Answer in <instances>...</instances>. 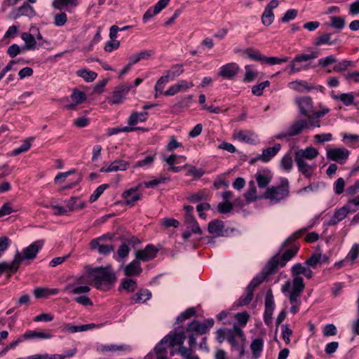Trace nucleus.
I'll use <instances>...</instances> for the list:
<instances>
[{
	"mask_svg": "<svg viewBox=\"0 0 359 359\" xmlns=\"http://www.w3.org/2000/svg\"><path fill=\"white\" fill-rule=\"evenodd\" d=\"M85 269L88 283L94 285L98 290L108 291L116 281V274L110 266L92 268L86 266Z\"/></svg>",
	"mask_w": 359,
	"mask_h": 359,
	"instance_id": "obj_1",
	"label": "nucleus"
},
{
	"mask_svg": "<svg viewBox=\"0 0 359 359\" xmlns=\"http://www.w3.org/2000/svg\"><path fill=\"white\" fill-rule=\"evenodd\" d=\"M318 55L319 53L318 51H312L310 54L301 53L296 55L290 62L289 74H292L313 67L311 60L317 58Z\"/></svg>",
	"mask_w": 359,
	"mask_h": 359,
	"instance_id": "obj_2",
	"label": "nucleus"
},
{
	"mask_svg": "<svg viewBox=\"0 0 359 359\" xmlns=\"http://www.w3.org/2000/svg\"><path fill=\"white\" fill-rule=\"evenodd\" d=\"M289 194V181L287 178H282L280 185L276 187L272 186L266 189L264 198L269 199L274 203H277L287 198Z\"/></svg>",
	"mask_w": 359,
	"mask_h": 359,
	"instance_id": "obj_3",
	"label": "nucleus"
},
{
	"mask_svg": "<svg viewBox=\"0 0 359 359\" xmlns=\"http://www.w3.org/2000/svg\"><path fill=\"white\" fill-rule=\"evenodd\" d=\"M43 244V240H38L25 248L21 252L16 251L14 259L18 266H20V265L26 260H33L35 259Z\"/></svg>",
	"mask_w": 359,
	"mask_h": 359,
	"instance_id": "obj_4",
	"label": "nucleus"
},
{
	"mask_svg": "<svg viewBox=\"0 0 359 359\" xmlns=\"http://www.w3.org/2000/svg\"><path fill=\"white\" fill-rule=\"evenodd\" d=\"M297 285L296 289H291L292 284L290 281H286L284 285L281 287V291L283 294H287V297L289 298L290 302L292 305L290 308V311L295 314L298 310L299 306L301 304V301L298 299L302 293V285L299 283H296Z\"/></svg>",
	"mask_w": 359,
	"mask_h": 359,
	"instance_id": "obj_5",
	"label": "nucleus"
},
{
	"mask_svg": "<svg viewBox=\"0 0 359 359\" xmlns=\"http://www.w3.org/2000/svg\"><path fill=\"white\" fill-rule=\"evenodd\" d=\"M276 259V258L270 259L267 262L262 271V273L257 276L251 280L250 284L247 286L246 290L253 292L255 289L265 280L266 276L276 272L278 262Z\"/></svg>",
	"mask_w": 359,
	"mask_h": 359,
	"instance_id": "obj_6",
	"label": "nucleus"
},
{
	"mask_svg": "<svg viewBox=\"0 0 359 359\" xmlns=\"http://www.w3.org/2000/svg\"><path fill=\"white\" fill-rule=\"evenodd\" d=\"M130 88L131 86L127 83H124L118 86L113 92L112 95L109 97V103L111 104H118L122 103Z\"/></svg>",
	"mask_w": 359,
	"mask_h": 359,
	"instance_id": "obj_7",
	"label": "nucleus"
},
{
	"mask_svg": "<svg viewBox=\"0 0 359 359\" xmlns=\"http://www.w3.org/2000/svg\"><path fill=\"white\" fill-rule=\"evenodd\" d=\"M158 249L152 245H147L144 249L138 250L135 252V258L140 262H148L153 259H154L157 255Z\"/></svg>",
	"mask_w": 359,
	"mask_h": 359,
	"instance_id": "obj_8",
	"label": "nucleus"
},
{
	"mask_svg": "<svg viewBox=\"0 0 359 359\" xmlns=\"http://www.w3.org/2000/svg\"><path fill=\"white\" fill-rule=\"evenodd\" d=\"M275 309L273 292L269 289L265 296V309L264 314V322L269 324L272 319L273 313Z\"/></svg>",
	"mask_w": 359,
	"mask_h": 359,
	"instance_id": "obj_9",
	"label": "nucleus"
},
{
	"mask_svg": "<svg viewBox=\"0 0 359 359\" xmlns=\"http://www.w3.org/2000/svg\"><path fill=\"white\" fill-rule=\"evenodd\" d=\"M349 151L346 149L334 148L327 149V158L339 163H344L348 158Z\"/></svg>",
	"mask_w": 359,
	"mask_h": 359,
	"instance_id": "obj_10",
	"label": "nucleus"
},
{
	"mask_svg": "<svg viewBox=\"0 0 359 359\" xmlns=\"http://www.w3.org/2000/svg\"><path fill=\"white\" fill-rule=\"evenodd\" d=\"M306 267L304 266L300 263H297L294 265L292 266L291 268V275L293 277L292 281L290 282L292 284V288L291 289H296V287H297L296 283L302 284V291H304V289L305 287V285L304 283V280L302 277H300V275H304V273L305 271Z\"/></svg>",
	"mask_w": 359,
	"mask_h": 359,
	"instance_id": "obj_11",
	"label": "nucleus"
},
{
	"mask_svg": "<svg viewBox=\"0 0 359 359\" xmlns=\"http://www.w3.org/2000/svg\"><path fill=\"white\" fill-rule=\"evenodd\" d=\"M240 67L236 62H231L222 66L218 75L224 79H233L237 75Z\"/></svg>",
	"mask_w": 359,
	"mask_h": 359,
	"instance_id": "obj_12",
	"label": "nucleus"
},
{
	"mask_svg": "<svg viewBox=\"0 0 359 359\" xmlns=\"http://www.w3.org/2000/svg\"><path fill=\"white\" fill-rule=\"evenodd\" d=\"M280 144H275L272 147H268L263 150L262 154L258 155L256 158H252L250 163H253L257 161H262L264 163L269 162L274 157L280 149Z\"/></svg>",
	"mask_w": 359,
	"mask_h": 359,
	"instance_id": "obj_13",
	"label": "nucleus"
},
{
	"mask_svg": "<svg viewBox=\"0 0 359 359\" xmlns=\"http://www.w3.org/2000/svg\"><path fill=\"white\" fill-rule=\"evenodd\" d=\"M295 102L298 104L300 113L302 115L309 116L310 113L313 112V102L310 97H297Z\"/></svg>",
	"mask_w": 359,
	"mask_h": 359,
	"instance_id": "obj_14",
	"label": "nucleus"
},
{
	"mask_svg": "<svg viewBox=\"0 0 359 359\" xmlns=\"http://www.w3.org/2000/svg\"><path fill=\"white\" fill-rule=\"evenodd\" d=\"M299 248L297 247L287 249L285 252L281 255H276L272 257L271 259L276 258L277 261V269L278 266L283 267L286 265L287 262L290 261L292 257H295L297 254Z\"/></svg>",
	"mask_w": 359,
	"mask_h": 359,
	"instance_id": "obj_15",
	"label": "nucleus"
},
{
	"mask_svg": "<svg viewBox=\"0 0 359 359\" xmlns=\"http://www.w3.org/2000/svg\"><path fill=\"white\" fill-rule=\"evenodd\" d=\"M103 242L104 241H100V238L93 239L90 242V248L92 250H97L99 254L104 255H108L114 251V248L113 245H106Z\"/></svg>",
	"mask_w": 359,
	"mask_h": 359,
	"instance_id": "obj_16",
	"label": "nucleus"
},
{
	"mask_svg": "<svg viewBox=\"0 0 359 359\" xmlns=\"http://www.w3.org/2000/svg\"><path fill=\"white\" fill-rule=\"evenodd\" d=\"M169 1L159 0L153 8H149L143 15V22L146 23L151 17L159 13L168 5Z\"/></svg>",
	"mask_w": 359,
	"mask_h": 359,
	"instance_id": "obj_17",
	"label": "nucleus"
},
{
	"mask_svg": "<svg viewBox=\"0 0 359 359\" xmlns=\"http://www.w3.org/2000/svg\"><path fill=\"white\" fill-rule=\"evenodd\" d=\"M98 326L99 325L94 323L82 325H72L69 323H66L61 326L60 329L62 332L75 333L78 332H84Z\"/></svg>",
	"mask_w": 359,
	"mask_h": 359,
	"instance_id": "obj_18",
	"label": "nucleus"
},
{
	"mask_svg": "<svg viewBox=\"0 0 359 359\" xmlns=\"http://www.w3.org/2000/svg\"><path fill=\"white\" fill-rule=\"evenodd\" d=\"M318 155V151L317 149L313 148V147H306L305 149H299L295 152L294 158L297 159H308L312 160L316 158Z\"/></svg>",
	"mask_w": 359,
	"mask_h": 359,
	"instance_id": "obj_19",
	"label": "nucleus"
},
{
	"mask_svg": "<svg viewBox=\"0 0 359 359\" xmlns=\"http://www.w3.org/2000/svg\"><path fill=\"white\" fill-rule=\"evenodd\" d=\"M140 187L139 184L135 189H130L128 190L125 191L122 196L126 199L125 204L127 205H133L135 203L139 201L141 198L140 194L137 193V189Z\"/></svg>",
	"mask_w": 359,
	"mask_h": 359,
	"instance_id": "obj_20",
	"label": "nucleus"
},
{
	"mask_svg": "<svg viewBox=\"0 0 359 359\" xmlns=\"http://www.w3.org/2000/svg\"><path fill=\"white\" fill-rule=\"evenodd\" d=\"M348 212H351L346 205L337 210L334 215L327 222L328 225L333 226L337 224L338 222L342 221L347 216Z\"/></svg>",
	"mask_w": 359,
	"mask_h": 359,
	"instance_id": "obj_21",
	"label": "nucleus"
},
{
	"mask_svg": "<svg viewBox=\"0 0 359 359\" xmlns=\"http://www.w3.org/2000/svg\"><path fill=\"white\" fill-rule=\"evenodd\" d=\"M307 126V121L305 120L295 121L287 129V135L293 137L300 134L303 129Z\"/></svg>",
	"mask_w": 359,
	"mask_h": 359,
	"instance_id": "obj_22",
	"label": "nucleus"
},
{
	"mask_svg": "<svg viewBox=\"0 0 359 359\" xmlns=\"http://www.w3.org/2000/svg\"><path fill=\"white\" fill-rule=\"evenodd\" d=\"M224 228V222L219 219L212 220L208 224V231L215 236H223Z\"/></svg>",
	"mask_w": 359,
	"mask_h": 359,
	"instance_id": "obj_23",
	"label": "nucleus"
},
{
	"mask_svg": "<svg viewBox=\"0 0 359 359\" xmlns=\"http://www.w3.org/2000/svg\"><path fill=\"white\" fill-rule=\"evenodd\" d=\"M19 269V266L13 258L11 262H0V276L3 273H8L9 275L15 273Z\"/></svg>",
	"mask_w": 359,
	"mask_h": 359,
	"instance_id": "obj_24",
	"label": "nucleus"
},
{
	"mask_svg": "<svg viewBox=\"0 0 359 359\" xmlns=\"http://www.w3.org/2000/svg\"><path fill=\"white\" fill-rule=\"evenodd\" d=\"M243 54L250 60L260 62L261 63H263L264 60H265V56L262 55L259 50L252 48L245 49L243 51Z\"/></svg>",
	"mask_w": 359,
	"mask_h": 359,
	"instance_id": "obj_25",
	"label": "nucleus"
},
{
	"mask_svg": "<svg viewBox=\"0 0 359 359\" xmlns=\"http://www.w3.org/2000/svg\"><path fill=\"white\" fill-rule=\"evenodd\" d=\"M294 161L298 167V170L300 172L305 176V177H310L313 172V168L309 165L305 160L294 158Z\"/></svg>",
	"mask_w": 359,
	"mask_h": 359,
	"instance_id": "obj_26",
	"label": "nucleus"
},
{
	"mask_svg": "<svg viewBox=\"0 0 359 359\" xmlns=\"http://www.w3.org/2000/svg\"><path fill=\"white\" fill-rule=\"evenodd\" d=\"M35 11L32 6L28 3H24L22 6L19 7L15 12H13V18H17L22 15L32 17L34 15Z\"/></svg>",
	"mask_w": 359,
	"mask_h": 359,
	"instance_id": "obj_27",
	"label": "nucleus"
},
{
	"mask_svg": "<svg viewBox=\"0 0 359 359\" xmlns=\"http://www.w3.org/2000/svg\"><path fill=\"white\" fill-rule=\"evenodd\" d=\"M142 271L140 262L136 259L128 264L124 269L125 274L128 276L139 275Z\"/></svg>",
	"mask_w": 359,
	"mask_h": 359,
	"instance_id": "obj_28",
	"label": "nucleus"
},
{
	"mask_svg": "<svg viewBox=\"0 0 359 359\" xmlns=\"http://www.w3.org/2000/svg\"><path fill=\"white\" fill-rule=\"evenodd\" d=\"M131 350V347L129 345H115V344H109V345H100L97 347V351L101 353H107L109 351H130Z\"/></svg>",
	"mask_w": 359,
	"mask_h": 359,
	"instance_id": "obj_29",
	"label": "nucleus"
},
{
	"mask_svg": "<svg viewBox=\"0 0 359 359\" xmlns=\"http://www.w3.org/2000/svg\"><path fill=\"white\" fill-rule=\"evenodd\" d=\"M168 335H170L168 344L170 346L175 345L182 346L186 339V335L183 331L178 333L170 332Z\"/></svg>",
	"mask_w": 359,
	"mask_h": 359,
	"instance_id": "obj_30",
	"label": "nucleus"
},
{
	"mask_svg": "<svg viewBox=\"0 0 359 359\" xmlns=\"http://www.w3.org/2000/svg\"><path fill=\"white\" fill-rule=\"evenodd\" d=\"M151 297V292L149 290L141 289L133 297H131V299L133 303L138 304L144 303L147 300H149Z\"/></svg>",
	"mask_w": 359,
	"mask_h": 359,
	"instance_id": "obj_31",
	"label": "nucleus"
},
{
	"mask_svg": "<svg viewBox=\"0 0 359 359\" xmlns=\"http://www.w3.org/2000/svg\"><path fill=\"white\" fill-rule=\"evenodd\" d=\"M22 337L24 339H29L32 338H39V339H50L53 337V335L49 332H39L36 330H31L26 332L24 334L22 335Z\"/></svg>",
	"mask_w": 359,
	"mask_h": 359,
	"instance_id": "obj_32",
	"label": "nucleus"
},
{
	"mask_svg": "<svg viewBox=\"0 0 359 359\" xmlns=\"http://www.w3.org/2000/svg\"><path fill=\"white\" fill-rule=\"evenodd\" d=\"M187 330L188 332L194 331L200 334H203L208 332V326L205 323L193 320L187 325Z\"/></svg>",
	"mask_w": 359,
	"mask_h": 359,
	"instance_id": "obj_33",
	"label": "nucleus"
},
{
	"mask_svg": "<svg viewBox=\"0 0 359 359\" xmlns=\"http://www.w3.org/2000/svg\"><path fill=\"white\" fill-rule=\"evenodd\" d=\"M69 211H74L83 209L86 206V203L79 199V198L74 196L65 202Z\"/></svg>",
	"mask_w": 359,
	"mask_h": 359,
	"instance_id": "obj_34",
	"label": "nucleus"
},
{
	"mask_svg": "<svg viewBox=\"0 0 359 359\" xmlns=\"http://www.w3.org/2000/svg\"><path fill=\"white\" fill-rule=\"evenodd\" d=\"M289 86L290 88L294 89L298 92L304 93L309 92L314 88L312 86H309L308 83L304 81H296L289 83Z\"/></svg>",
	"mask_w": 359,
	"mask_h": 359,
	"instance_id": "obj_35",
	"label": "nucleus"
},
{
	"mask_svg": "<svg viewBox=\"0 0 359 359\" xmlns=\"http://www.w3.org/2000/svg\"><path fill=\"white\" fill-rule=\"evenodd\" d=\"M21 38L25 43V46L22 47L23 50H34L36 48V41L32 34L23 32L21 34Z\"/></svg>",
	"mask_w": 359,
	"mask_h": 359,
	"instance_id": "obj_36",
	"label": "nucleus"
},
{
	"mask_svg": "<svg viewBox=\"0 0 359 359\" xmlns=\"http://www.w3.org/2000/svg\"><path fill=\"white\" fill-rule=\"evenodd\" d=\"M263 346L264 341L261 338H257L252 341L250 348L254 358L256 359L259 357L263 350Z\"/></svg>",
	"mask_w": 359,
	"mask_h": 359,
	"instance_id": "obj_37",
	"label": "nucleus"
},
{
	"mask_svg": "<svg viewBox=\"0 0 359 359\" xmlns=\"http://www.w3.org/2000/svg\"><path fill=\"white\" fill-rule=\"evenodd\" d=\"M148 116V113L147 111L138 113L137 111H133L130 116L128 123L129 126H133L136 125L138 122H143L147 120Z\"/></svg>",
	"mask_w": 359,
	"mask_h": 359,
	"instance_id": "obj_38",
	"label": "nucleus"
},
{
	"mask_svg": "<svg viewBox=\"0 0 359 359\" xmlns=\"http://www.w3.org/2000/svg\"><path fill=\"white\" fill-rule=\"evenodd\" d=\"M170 335L165 336L155 346V352L156 355H167L168 348L170 346L168 344Z\"/></svg>",
	"mask_w": 359,
	"mask_h": 359,
	"instance_id": "obj_39",
	"label": "nucleus"
},
{
	"mask_svg": "<svg viewBox=\"0 0 359 359\" xmlns=\"http://www.w3.org/2000/svg\"><path fill=\"white\" fill-rule=\"evenodd\" d=\"M245 74L243 77V81L245 83H250L254 81L258 76L259 72L252 68V65H248L245 66Z\"/></svg>",
	"mask_w": 359,
	"mask_h": 359,
	"instance_id": "obj_40",
	"label": "nucleus"
},
{
	"mask_svg": "<svg viewBox=\"0 0 359 359\" xmlns=\"http://www.w3.org/2000/svg\"><path fill=\"white\" fill-rule=\"evenodd\" d=\"M245 198L248 203L257 200V189L254 181H250L249 182V188L245 194Z\"/></svg>",
	"mask_w": 359,
	"mask_h": 359,
	"instance_id": "obj_41",
	"label": "nucleus"
},
{
	"mask_svg": "<svg viewBox=\"0 0 359 359\" xmlns=\"http://www.w3.org/2000/svg\"><path fill=\"white\" fill-rule=\"evenodd\" d=\"M77 76L83 78L87 82H91L94 81L97 74L95 72L88 70L86 69H82L78 70L76 72Z\"/></svg>",
	"mask_w": 359,
	"mask_h": 359,
	"instance_id": "obj_42",
	"label": "nucleus"
},
{
	"mask_svg": "<svg viewBox=\"0 0 359 359\" xmlns=\"http://www.w3.org/2000/svg\"><path fill=\"white\" fill-rule=\"evenodd\" d=\"M129 166L127 161L123 160H116L112 162L109 166V170L116 172L118 170H126Z\"/></svg>",
	"mask_w": 359,
	"mask_h": 359,
	"instance_id": "obj_43",
	"label": "nucleus"
},
{
	"mask_svg": "<svg viewBox=\"0 0 359 359\" xmlns=\"http://www.w3.org/2000/svg\"><path fill=\"white\" fill-rule=\"evenodd\" d=\"M184 67L182 64H176L172 65L170 70L165 72L169 75L171 79L179 76L184 72Z\"/></svg>",
	"mask_w": 359,
	"mask_h": 359,
	"instance_id": "obj_44",
	"label": "nucleus"
},
{
	"mask_svg": "<svg viewBox=\"0 0 359 359\" xmlns=\"http://www.w3.org/2000/svg\"><path fill=\"white\" fill-rule=\"evenodd\" d=\"M330 44V45H334L336 43V40L334 41H331V34H329V33H325V34H323L322 35H320V36H318L314 44L316 46H320L321 45H323V44Z\"/></svg>",
	"mask_w": 359,
	"mask_h": 359,
	"instance_id": "obj_45",
	"label": "nucleus"
},
{
	"mask_svg": "<svg viewBox=\"0 0 359 359\" xmlns=\"http://www.w3.org/2000/svg\"><path fill=\"white\" fill-rule=\"evenodd\" d=\"M274 14L272 11L266 10L264 8V11L262 15V22L265 26L271 25L274 21Z\"/></svg>",
	"mask_w": 359,
	"mask_h": 359,
	"instance_id": "obj_46",
	"label": "nucleus"
},
{
	"mask_svg": "<svg viewBox=\"0 0 359 359\" xmlns=\"http://www.w3.org/2000/svg\"><path fill=\"white\" fill-rule=\"evenodd\" d=\"M330 25L332 28L341 30L345 26V20L340 16H332Z\"/></svg>",
	"mask_w": 359,
	"mask_h": 359,
	"instance_id": "obj_47",
	"label": "nucleus"
},
{
	"mask_svg": "<svg viewBox=\"0 0 359 359\" xmlns=\"http://www.w3.org/2000/svg\"><path fill=\"white\" fill-rule=\"evenodd\" d=\"M269 86V81H264L259 84L253 86L252 88V93L255 95L261 96L263 94V90Z\"/></svg>",
	"mask_w": 359,
	"mask_h": 359,
	"instance_id": "obj_48",
	"label": "nucleus"
},
{
	"mask_svg": "<svg viewBox=\"0 0 359 359\" xmlns=\"http://www.w3.org/2000/svg\"><path fill=\"white\" fill-rule=\"evenodd\" d=\"M196 313V310L194 307H191L187 309L186 311L182 312L176 319L177 323H180L185 320L191 318V316H194Z\"/></svg>",
	"mask_w": 359,
	"mask_h": 359,
	"instance_id": "obj_49",
	"label": "nucleus"
},
{
	"mask_svg": "<svg viewBox=\"0 0 359 359\" xmlns=\"http://www.w3.org/2000/svg\"><path fill=\"white\" fill-rule=\"evenodd\" d=\"M108 187L107 184L100 185L90 196L89 202L92 203L96 201Z\"/></svg>",
	"mask_w": 359,
	"mask_h": 359,
	"instance_id": "obj_50",
	"label": "nucleus"
},
{
	"mask_svg": "<svg viewBox=\"0 0 359 359\" xmlns=\"http://www.w3.org/2000/svg\"><path fill=\"white\" fill-rule=\"evenodd\" d=\"M255 178L259 188L266 187L271 182V177L261 173H257Z\"/></svg>",
	"mask_w": 359,
	"mask_h": 359,
	"instance_id": "obj_51",
	"label": "nucleus"
},
{
	"mask_svg": "<svg viewBox=\"0 0 359 359\" xmlns=\"http://www.w3.org/2000/svg\"><path fill=\"white\" fill-rule=\"evenodd\" d=\"M17 210V208H14L11 202H7L0 208V217L10 215Z\"/></svg>",
	"mask_w": 359,
	"mask_h": 359,
	"instance_id": "obj_52",
	"label": "nucleus"
},
{
	"mask_svg": "<svg viewBox=\"0 0 359 359\" xmlns=\"http://www.w3.org/2000/svg\"><path fill=\"white\" fill-rule=\"evenodd\" d=\"M31 140H32V138L25 140L19 148L13 150L11 155L18 156L22 152L27 151L30 148Z\"/></svg>",
	"mask_w": 359,
	"mask_h": 359,
	"instance_id": "obj_53",
	"label": "nucleus"
},
{
	"mask_svg": "<svg viewBox=\"0 0 359 359\" xmlns=\"http://www.w3.org/2000/svg\"><path fill=\"white\" fill-rule=\"evenodd\" d=\"M121 287L128 292H134L137 288L136 281L130 278H126L122 281Z\"/></svg>",
	"mask_w": 359,
	"mask_h": 359,
	"instance_id": "obj_54",
	"label": "nucleus"
},
{
	"mask_svg": "<svg viewBox=\"0 0 359 359\" xmlns=\"http://www.w3.org/2000/svg\"><path fill=\"white\" fill-rule=\"evenodd\" d=\"M334 99L340 100L345 105L348 106L353 104L354 97L351 93H341L339 95H335Z\"/></svg>",
	"mask_w": 359,
	"mask_h": 359,
	"instance_id": "obj_55",
	"label": "nucleus"
},
{
	"mask_svg": "<svg viewBox=\"0 0 359 359\" xmlns=\"http://www.w3.org/2000/svg\"><path fill=\"white\" fill-rule=\"evenodd\" d=\"M289 60L288 57H266L265 60H264L263 63H266L270 65H275L278 64H281L283 62H287Z\"/></svg>",
	"mask_w": 359,
	"mask_h": 359,
	"instance_id": "obj_56",
	"label": "nucleus"
},
{
	"mask_svg": "<svg viewBox=\"0 0 359 359\" xmlns=\"http://www.w3.org/2000/svg\"><path fill=\"white\" fill-rule=\"evenodd\" d=\"M75 1L76 0H54L53 6L58 10H62L69 5H75Z\"/></svg>",
	"mask_w": 359,
	"mask_h": 359,
	"instance_id": "obj_57",
	"label": "nucleus"
},
{
	"mask_svg": "<svg viewBox=\"0 0 359 359\" xmlns=\"http://www.w3.org/2000/svg\"><path fill=\"white\" fill-rule=\"evenodd\" d=\"M321 262V254L320 253H314L305 262V264L315 268L318 263Z\"/></svg>",
	"mask_w": 359,
	"mask_h": 359,
	"instance_id": "obj_58",
	"label": "nucleus"
},
{
	"mask_svg": "<svg viewBox=\"0 0 359 359\" xmlns=\"http://www.w3.org/2000/svg\"><path fill=\"white\" fill-rule=\"evenodd\" d=\"M308 120H306L307 121V125H310L311 127H320V117H318L316 112H312L310 113L309 116H305Z\"/></svg>",
	"mask_w": 359,
	"mask_h": 359,
	"instance_id": "obj_59",
	"label": "nucleus"
},
{
	"mask_svg": "<svg viewBox=\"0 0 359 359\" xmlns=\"http://www.w3.org/2000/svg\"><path fill=\"white\" fill-rule=\"evenodd\" d=\"M280 164L285 170L290 171L292 168V158L291 155H285L280 161Z\"/></svg>",
	"mask_w": 359,
	"mask_h": 359,
	"instance_id": "obj_60",
	"label": "nucleus"
},
{
	"mask_svg": "<svg viewBox=\"0 0 359 359\" xmlns=\"http://www.w3.org/2000/svg\"><path fill=\"white\" fill-rule=\"evenodd\" d=\"M337 62V59L333 55H328L325 57H322L318 60V65L323 67H326L328 65Z\"/></svg>",
	"mask_w": 359,
	"mask_h": 359,
	"instance_id": "obj_61",
	"label": "nucleus"
},
{
	"mask_svg": "<svg viewBox=\"0 0 359 359\" xmlns=\"http://www.w3.org/2000/svg\"><path fill=\"white\" fill-rule=\"evenodd\" d=\"M71 98L73 101L76 102V104H81L86 100V95L83 92L74 90L71 95Z\"/></svg>",
	"mask_w": 359,
	"mask_h": 359,
	"instance_id": "obj_62",
	"label": "nucleus"
},
{
	"mask_svg": "<svg viewBox=\"0 0 359 359\" xmlns=\"http://www.w3.org/2000/svg\"><path fill=\"white\" fill-rule=\"evenodd\" d=\"M347 208L349 209L351 212H355L359 207V196H355L353 198L349 199L346 204Z\"/></svg>",
	"mask_w": 359,
	"mask_h": 359,
	"instance_id": "obj_63",
	"label": "nucleus"
},
{
	"mask_svg": "<svg viewBox=\"0 0 359 359\" xmlns=\"http://www.w3.org/2000/svg\"><path fill=\"white\" fill-rule=\"evenodd\" d=\"M359 256V244L355 243L350 250L347 258L353 262Z\"/></svg>",
	"mask_w": 359,
	"mask_h": 359,
	"instance_id": "obj_64",
	"label": "nucleus"
}]
</instances>
